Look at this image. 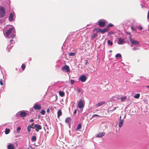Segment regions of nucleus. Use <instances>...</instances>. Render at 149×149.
Masks as SVG:
<instances>
[{"mask_svg": "<svg viewBox=\"0 0 149 149\" xmlns=\"http://www.w3.org/2000/svg\"><path fill=\"white\" fill-rule=\"evenodd\" d=\"M5 10L4 8L0 6V18H2L4 17L5 14Z\"/></svg>", "mask_w": 149, "mask_h": 149, "instance_id": "f03ea898", "label": "nucleus"}, {"mask_svg": "<svg viewBox=\"0 0 149 149\" xmlns=\"http://www.w3.org/2000/svg\"><path fill=\"white\" fill-rule=\"evenodd\" d=\"M109 30V29L107 27L105 28L102 30L101 29V33L102 34H103L105 32L108 31Z\"/></svg>", "mask_w": 149, "mask_h": 149, "instance_id": "ddd939ff", "label": "nucleus"}, {"mask_svg": "<svg viewBox=\"0 0 149 149\" xmlns=\"http://www.w3.org/2000/svg\"><path fill=\"white\" fill-rule=\"evenodd\" d=\"M97 36V35L96 33H94L93 34V38H94L95 37H96Z\"/></svg>", "mask_w": 149, "mask_h": 149, "instance_id": "58836bf2", "label": "nucleus"}, {"mask_svg": "<svg viewBox=\"0 0 149 149\" xmlns=\"http://www.w3.org/2000/svg\"><path fill=\"white\" fill-rule=\"evenodd\" d=\"M21 130V128L19 127H18L17 129V132L18 133H19V131Z\"/></svg>", "mask_w": 149, "mask_h": 149, "instance_id": "473e14b6", "label": "nucleus"}, {"mask_svg": "<svg viewBox=\"0 0 149 149\" xmlns=\"http://www.w3.org/2000/svg\"><path fill=\"white\" fill-rule=\"evenodd\" d=\"M28 60L29 61H31V58H29Z\"/></svg>", "mask_w": 149, "mask_h": 149, "instance_id": "a18cd8bd", "label": "nucleus"}, {"mask_svg": "<svg viewBox=\"0 0 149 149\" xmlns=\"http://www.w3.org/2000/svg\"><path fill=\"white\" fill-rule=\"evenodd\" d=\"M58 112H61V111L60 110H59Z\"/></svg>", "mask_w": 149, "mask_h": 149, "instance_id": "13d9d810", "label": "nucleus"}, {"mask_svg": "<svg viewBox=\"0 0 149 149\" xmlns=\"http://www.w3.org/2000/svg\"><path fill=\"white\" fill-rule=\"evenodd\" d=\"M31 128H33V127H32L31 126L29 125L27 127L28 131L29 132H30Z\"/></svg>", "mask_w": 149, "mask_h": 149, "instance_id": "a878e982", "label": "nucleus"}, {"mask_svg": "<svg viewBox=\"0 0 149 149\" xmlns=\"http://www.w3.org/2000/svg\"><path fill=\"white\" fill-rule=\"evenodd\" d=\"M114 26V25L111 24V23H109L107 26L108 27H113Z\"/></svg>", "mask_w": 149, "mask_h": 149, "instance_id": "2f4dec72", "label": "nucleus"}, {"mask_svg": "<svg viewBox=\"0 0 149 149\" xmlns=\"http://www.w3.org/2000/svg\"><path fill=\"white\" fill-rule=\"evenodd\" d=\"M112 98H113V99L114 101L116 100L117 99V98L115 96H113V97H112Z\"/></svg>", "mask_w": 149, "mask_h": 149, "instance_id": "ea45409f", "label": "nucleus"}, {"mask_svg": "<svg viewBox=\"0 0 149 149\" xmlns=\"http://www.w3.org/2000/svg\"><path fill=\"white\" fill-rule=\"evenodd\" d=\"M10 132V130L9 129L6 128L5 131V133L6 134H9Z\"/></svg>", "mask_w": 149, "mask_h": 149, "instance_id": "412c9836", "label": "nucleus"}, {"mask_svg": "<svg viewBox=\"0 0 149 149\" xmlns=\"http://www.w3.org/2000/svg\"><path fill=\"white\" fill-rule=\"evenodd\" d=\"M105 134V133L104 132H102V133H99L98 134H97V136L96 137H102V136L104 135Z\"/></svg>", "mask_w": 149, "mask_h": 149, "instance_id": "4468645a", "label": "nucleus"}, {"mask_svg": "<svg viewBox=\"0 0 149 149\" xmlns=\"http://www.w3.org/2000/svg\"><path fill=\"white\" fill-rule=\"evenodd\" d=\"M102 117V116H100L99 115L97 114H94L93 115L92 117Z\"/></svg>", "mask_w": 149, "mask_h": 149, "instance_id": "bb28decb", "label": "nucleus"}, {"mask_svg": "<svg viewBox=\"0 0 149 149\" xmlns=\"http://www.w3.org/2000/svg\"><path fill=\"white\" fill-rule=\"evenodd\" d=\"M13 41V40H10V42L11 43H12V41Z\"/></svg>", "mask_w": 149, "mask_h": 149, "instance_id": "864d4df0", "label": "nucleus"}, {"mask_svg": "<svg viewBox=\"0 0 149 149\" xmlns=\"http://www.w3.org/2000/svg\"><path fill=\"white\" fill-rule=\"evenodd\" d=\"M146 87L148 88H149V86H146Z\"/></svg>", "mask_w": 149, "mask_h": 149, "instance_id": "6e6d98bb", "label": "nucleus"}, {"mask_svg": "<svg viewBox=\"0 0 149 149\" xmlns=\"http://www.w3.org/2000/svg\"><path fill=\"white\" fill-rule=\"evenodd\" d=\"M49 111H50V110H49V108L47 109V112H49Z\"/></svg>", "mask_w": 149, "mask_h": 149, "instance_id": "8fccbe9b", "label": "nucleus"}, {"mask_svg": "<svg viewBox=\"0 0 149 149\" xmlns=\"http://www.w3.org/2000/svg\"><path fill=\"white\" fill-rule=\"evenodd\" d=\"M65 121L66 123L69 124L71 121V119L70 117H68L65 119Z\"/></svg>", "mask_w": 149, "mask_h": 149, "instance_id": "dca6fc26", "label": "nucleus"}, {"mask_svg": "<svg viewBox=\"0 0 149 149\" xmlns=\"http://www.w3.org/2000/svg\"><path fill=\"white\" fill-rule=\"evenodd\" d=\"M126 99V96H124L121 98V101L123 102L125 101Z\"/></svg>", "mask_w": 149, "mask_h": 149, "instance_id": "b1692460", "label": "nucleus"}, {"mask_svg": "<svg viewBox=\"0 0 149 149\" xmlns=\"http://www.w3.org/2000/svg\"><path fill=\"white\" fill-rule=\"evenodd\" d=\"M62 112H58V118H59V117L61 116L62 115Z\"/></svg>", "mask_w": 149, "mask_h": 149, "instance_id": "f704fd0d", "label": "nucleus"}, {"mask_svg": "<svg viewBox=\"0 0 149 149\" xmlns=\"http://www.w3.org/2000/svg\"><path fill=\"white\" fill-rule=\"evenodd\" d=\"M47 134L48 133V132L47 131Z\"/></svg>", "mask_w": 149, "mask_h": 149, "instance_id": "0e129e2a", "label": "nucleus"}, {"mask_svg": "<svg viewBox=\"0 0 149 149\" xmlns=\"http://www.w3.org/2000/svg\"><path fill=\"white\" fill-rule=\"evenodd\" d=\"M74 112H77V110L76 109L75 110Z\"/></svg>", "mask_w": 149, "mask_h": 149, "instance_id": "052dcab7", "label": "nucleus"}, {"mask_svg": "<svg viewBox=\"0 0 149 149\" xmlns=\"http://www.w3.org/2000/svg\"><path fill=\"white\" fill-rule=\"evenodd\" d=\"M74 82V81L72 79L70 80V83L71 84H73Z\"/></svg>", "mask_w": 149, "mask_h": 149, "instance_id": "c9c22d12", "label": "nucleus"}, {"mask_svg": "<svg viewBox=\"0 0 149 149\" xmlns=\"http://www.w3.org/2000/svg\"><path fill=\"white\" fill-rule=\"evenodd\" d=\"M117 43L119 45L123 44L125 43L124 40V39L121 38H119Z\"/></svg>", "mask_w": 149, "mask_h": 149, "instance_id": "0eeeda50", "label": "nucleus"}, {"mask_svg": "<svg viewBox=\"0 0 149 149\" xmlns=\"http://www.w3.org/2000/svg\"><path fill=\"white\" fill-rule=\"evenodd\" d=\"M36 138L35 136H33L31 138V141H35L36 140Z\"/></svg>", "mask_w": 149, "mask_h": 149, "instance_id": "393cba45", "label": "nucleus"}, {"mask_svg": "<svg viewBox=\"0 0 149 149\" xmlns=\"http://www.w3.org/2000/svg\"><path fill=\"white\" fill-rule=\"evenodd\" d=\"M110 52H112V51H111V50H110Z\"/></svg>", "mask_w": 149, "mask_h": 149, "instance_id": "680f3d73", "label": "nucleus"}, {"mask_svg": "<svg viewBox=\"0 0 149 149\" xmlns=\"http://www.w3.org/2000/svg\"><path fill=\"white\" fill-rule=\"evenodd\" d=\"M131 29L132 30L134 31H135L136 29L134 27H131Z\"/></svg>", "mask_w": 149, "mask_h": 149, "instance_id": "a19ab883", "label": "nucleus"}, {"mask_svg": "<svg viewBox=\"0 0 149 149\" xmlns=\"http://www.w3.org/2000/svg\"><path fill=\"white\" fill-rule=\"evenodd\" d=\"M109 34H110V35H111L112 34V33L111 32H109Z\"/></svg>", "mask_w": 149, "mask_h": 149, "instance_id": "09e8293b", "label": "nucleus"}, {"mask_svg": "<svg viewBox=\"0 0 149 149\" xmlns=\"http://www.w3.org/2000/svg\"><path fill=\"white\" fill-rule=\"evenodd\" d=\"M21 68H22V70H24V69L25 68V65L24 64H22V65Z\"/></svg>", "mask_w": 149, "mask_h": 149, "instance_id": "7c9ffc66", "label": "nucleus"}, {"mask_svg": "<svg viewBox=\"0 0 149 149\" xmlns=\"http://www.w3.org/2000/svg\"><path fill=\"white\" fill-rule=\"evenodd\" d=\"M139 49V48L137 47H135L132 49L133 50H138Z\"/></svg>", "mask_w": 149, "mask_h": 149, "instance_id": "72a5a7b5", "label": "nucleus"}, {"mask_svg": "<svg viewBox=\"0 0 149 149\" xmlns=\"http://www.w3.org/2000/svg\"><path fill=\"white\" fill-rule=\"evenodd\" d=\"M62 71L65 72H70V70L69 67L67 65H65L63 66L61 68Z\"/></svg>", "mask_w": 149, "mask_h": 149, "instance_id": "7ed1b4c3", "label": "nucleus"}, {"mask_svg": "<svg viewBox=\"0 0 149 149\" xmlns=\"http://www.w3.org/2000/svg\"><path fill=\"white\" fill-rule=\"evenodd\" d=\"M74 113L75 114V113H76V112H74Z\"/></svg>", "mask_w": 149, "mask_h": 149, "instance_id": "e2e57ef3", "label": "nucleus"}, {"mask_svg": "<svg viewBox=\"0 0 149 149\" xmlns=\"http://www.w3.org/2000/svg\"><path fill=\"white\" fill-rule=\"evenodd\" d=\"M121 55L120 54L118 53L116 54L115 57L116 58H118V57H120V58H121Z\"/></svg>", "mask_w": 149, "mask_h": 149, "instance_id": "aec40b11", "label": "nucleus"}, {"mask_svg": "<svg viewBox=\"0 0 149 149\" xmlns=\"http://www.w3.org/2000/svg\"><path fill=\"white\" fill-rule=\"evenodd\" d=\"M33 107L35 110H39L41 108L40 105L38 104H36Z\"/></svg>", "mask_w": 149, "mask_h": 149, "instance_id": "9d476101", "label": "nucleus"}, {"mask_svg": "<svg viewBox=\"0 0 149 149\" xmlns=\"http://www.w3.org/2000/svg\"><path fill=\"white\" fill-rule=\"evenodd\" d=\"M40 118V116H38V119H39Z\"/></svg>", "mask_w": 149, "mask_h": 149, "instance_id": "5fc2aeb1", "label": "nucleus"}, {"mask_svg": "<svg viewBox=\"0 0 149 149\" xmlns=\"http://www.w3.org/2000/svg\"><path fill=\"white\" fill-rule=\"evenodd\" d=\"M121 115L120 116V120L119 122V126L120 127H122L123 124L124 120L123 119H121Z\"/></svg>", "mask_w": 149, "mask_h": 149, "instance_id": "1a4fd4ad", "label": "nucleus"}, {"mask_svg": "<svg viewBox=\"0 0 149 149\" xmlns=\"http://www.w3.org/2000/svg\"><path fill=\"white\" fill-rule=\"evenodd\" d=\"M45 112H41V113L43 115L45 114Z\"/></svg>", "mask_w": 149, "mask_h": 149, "instance_id": "de8ad7c7", "label": "nucleus"}, {"mask_svg": "<svg viewBox=\"0 0 149 149\" xmlns=\"http://www.w3.org/2000/svg\"><path fill=\"white\" fill-rule=\"evenodd\" d=\"M33 125H34V123H33L32 124V125H31V126H33Z\"/></svg>", "mask_w": 149, "mask_h": 149, "instance_id": "bf43d9fd", "label": "nucleus"}, {"mask_svg": "<svg viewBox=\"0 0 149 149\" xmlns=\"http://www.w3.org/2000/svg\"><path fill=\"white\" fill-rule=\"evenodd\" d=\"M40 112H45L44 110H42Z\"/></svg>", "mask_w": 149, "mask_h": 149, "instance_id": "603ef678", "label": "nucleus"}, {"mask_svg": "<svg viewBox=\"0 0 149 149\" xmlns=\"http://www.w3.org/2000/svg\"><path fill=\"white\" fill-rule=\"evenodd\" d=\"M99 25L101 27H103L104 26L105 24V22L104 21H101L99 22Z\"/></svg>", "mask_w": 149, "mask_h": 149, "instance_id": "f8f14e48", "label": "nucleus"}, {"mask_svg": "<svg viewBox=\"0 0 149 149\" xmlns=\"http://www.w3.org/2000/svg\"><path fill=\"white\" fill-rule=\"evenodd\" d=\"M34 127L35 128H36V130L37 131H38V130H37V129L38 130H40L41 129V126L38 124L35 125L34 126Z\"/></svg>", "mask_w": 149, "mask_h": 149, "instance_id": "2eb2a0df", "label": "nucleus"}, {"mask_svg": "<svg viewBox=\"0 0 149 149\" xmlns=\"http://www.w3.org/2000/svg\"><path fill=\"white\" fill-rule=\"evenodd\" d=\"M29 149H30V148L31 149H32V147H31V146H29Z\"/></svg>", "mask_w": 149, "mask_h": 149, "instance_id": "37998d69", "label": "nucleus"}, {"mask_svg": "<svg viewBox=\"0 0 149 149\" xmlns=\"http://www.w3.org/2000/svg\"><path fill=\"white\" fill-rule=\"evenodd\" d=\"M2 81H3L2 79H1L0 80V84L1 85H2L3 84V83L2 82Z\"/></svg>", "mask_w": 149, "mask_h": 149, "instance_id": "4c0bfd02", "label": "nucleus"}, {"mask_svg": "<svg viewBox=\"0 0 149 149\" xmlns=\"http://www.w3.org/2000/svg\"><path fill=\"white\" fill-rule=\"evenodd\" d=\"M29 121L30 122H33L34 121V120L33 119H31Z\"/></svg>", "mask_w": 149, "mask_h": 149, "instance_id": "c03bdc74", "label": "nucleus"}, {"mask_svg": "<svg viewBox=\"0 0 149 149\" xmlns=\"http://www.w3.org/2000/svg\"><path fill=\"white\" fill-rule=\"evenodd\" d=\"M15 17V14L14 13H11L9 17V20L10 22H12L13 21Z\"/></svg>", "mask_w": 149, "mask_h": 149, "instance_id": "423d86ee", "label": "nucleus"}, {"mask_svg": "<svg viewBox=\"0 0 149 149\" xmlns=\"http://www.w3.org/2000/svg\"><path fill=\"white\" fill-rule=\"evenodd\" d=\"M20 116L22 117L25 116L26 115V112H20Z\"/></svg>", "mask_w": 149, "mask_h": 149, "instance_id": "a211bd4d", "label": "nucleus"}, {"mask_svg": "<svg viewBox=\"0 0 149 149\" xmlns=\"http://www.w3.org/2000/svg\"><path fill=\"white\" fill-rule=\"evenodd\" d=\"M79 79L82 82H85L86 79V76L84 75L81 76L80 77Z\"/></svg>", "mask_w": 149, "mask_h": 149, "instance_id": "6e6552de", "label": "nucleus"}, {"mask_svg": "<svg viewBox=\"0 0 149 149\" xmlns=\"http://www.w3.org/2000/svg\"><path fill=\"white\" fill-rule=\"evenodd\" d=\"M81 124H79L78 126L77 127V130L80 129L81 128Z\"/></svg>", "mask_w": 149, "mask_h": 149, "instance_id": "c756f323", "label": "nucleus"}, {"mask_svg": "<svg viewBox=\"0 0 149 149\" xmlns=\"http://www.w3.org/2000/svg\"><path fill=\"white\" fill-rule=\"evenodd\" d=\"M107 42L108 45H110L111 46H112L113 45L112 42L110 40H108Z\"/></svg>", "mask_w": 149, "mask_h": 149, "instance_id": "5701e85b", "label": "nucleus"}, {"mask_svg": "<svg viewBox=\"0 0 149 149\" xmlns=\"http://www.w3.org/2000/svg\"><path fill=\"white\" fill-rule=\"evenodd\" d=\"M95 29L97 31V32H101V29L98 28H96Z\"/></svg>", "mask_w": 149, "mask_h": 149, "instance_id": "c85d7f7f", "label": "nucleus"}, {"mask_svg": "<svg viewBox=\"0 0 149 149\" xmlns=\"http://www.w3.org/2000/svg\"><path fill=\"white\" fill-rule=\"evenodd\" d=\"M130 42L132 45H138L139 44V42L137 40H134L132 38L130 39Z\"/></svg>", "mask_w": 149, "mask_h": 149, "instance_id": "39448f33", "label": "nucleus"}, {"mask_svg": "<svg viewBox=\"0 0 149 149\" xmlns=\"http://www.w3.org/2000/svg\"><path fill=\"white\" fill-rule=\"evenodd\" d=\"M138 29L139 30H141L143 29L142 26H138Z\"/></svg>", "mask_w": 149, "mask_h": 149, "instance_id": "e433bc0d", "label": "nucleus"}, {"mask_svg": "<svg viewBox=\"0 0 149 149\" xmlns=\"http://www.w3.org/2000/svg\"><path fill=\"white\" fill-rule=\"evenodd\" d=\"M141 6H142V8H143V5H142V4H141Z\"/></svg>", "mask_w": 149, "mask_h": 149, "instance_id": "4d7b16f0", "label": "nucleus"}, {"mask_svg": "<svg viewBox=\"0 0 149 149\" xmlns=\"http://www.w3.org/2000/svg\"><path fill=\"white\" fill-rule=\"evenodd\" d=\"M19 112H27V111H19Z\"/></svg>", "mask_w": 149, "mask_h": 149, "instance_id": "3c124183", "label": "nucleus"}, {"mask_svg": "<svg viewBox=\"0 0 149 149\" xmlns=\"http://www.w3.org/2000/svg\"><path fill=\"white\" fill-rule=\"evenodd\" d=\"M85 62H86L85 64L86 65L88 61H87V60H86L85 61Z\"/></svg>", "mask_w": 149, "mask_h": 149, "instance_id": "49530a36", "label": "nucleus"}, {"mask_svg": "<svg viewBox=\"0 0 149 149\" xmlns=\"http://www.w3.org/2000/svg\"><path fill=\"white\" fill-rule=\"evenodd\" d=\"M75 53L74 52H70V53L69 56H74L75 55Z\"/></svg>", "mask_w": 149, "mask_h": 149, "instance_id": "cd10ccee", "label": "nucleus"}, {"mask_svg": "<svg viewBox=\"0 0 149 149\" xmlns=\"http://www.w3.org/2000/svg\"><path fill=\"white\" fill-rule=\"evenodd\" d=\"M59 94L62 97L64 96L65 95L64 93L62 91H59Z\"/></svg>", "mask_w": 149, "mask_h": 149, "instance_id": "6ab92c4d", "label": "nucleus"}, {"mask_svg": "<svg viewBox=\"0 0 149 149\" xmlns=\"http://www.w3.org/2000/svg\"><path fill=\"white\" fill-rule=\"evenodd\" d=\"M5 36L8 38H13L16 36L15 30L13 31V28H11L6 31Z\"/></svg>", "mask_w": 149, "mask_h": 149, "instance_id": "f257e3e1", "label": "nucleus"}, {"mask_svg": "<svg viewBox=\"0 0 149 149\" xmlns=\"http://www.w3.org/2000/svg\"><path fill=\"white\" fill-rule=\"evenodd\" d=\"M84 106V102L81 100H79L78 103V107L79 108L81 109L83 108Z\"/></svg>", "mask_w": 149, "mask_h": 149, "instance_id": "20e7f679", "label": "nucleus"}, {"mask_svg": "<svg viewBox=\"0 0 149 149\" xmlns=\"http://www.w3.org/2000/svg\"><path fill=\"white\" fill-rule=\"evenodd\" d=\"M105 103V102L104 101H101L100 102L98 103H97L96 105V107H98L103 104H104Z\"/></svg>", "mask_w": 149, "mask_h": 149, "instance_id": "9b49d317", "label": "nucleus"}, {"mask_svg": "<svg viewBox=\"0 0 149 149\" xmlns=\"http://www.w3.org/2000/svg\"><path fill=\"white\" fill-rule=\"evenodd\" d=\"M147 16H148V18L149 19V10L148 11Z\"/></svg>", "mask_w": 149, "mask_h": 149, "instance_id": "79ce46f5", "label": "nucleus"}, {"mask_svg": "<svg viewBox=\"0 0 149 149\" xmlns=\"http://www.w3.org/2000/svg\"><path fill=\"white\" fill-rule=\"evenodd\" d=\"M14 146L12 144H10L8 146V149H14Z\"/></svg>", "mask_w": 149, "mask_h": 149, "instance_id": "f3484780", "label": "nucleus"}, {"mask_svg": "<svg viewBox=\"0 0 149 149\" xmlns=\"http://www.w3.org/2000/svg\"><path fill=\"white\" fill-rule=\"evenodd\" d=\"M140 96V94L139 93H137L134 95V97L135 98L138 99L139 98Z\"/></svg>", "mask_w": 149, "mask_h": 149, "instance_id": "4be33fe9", "label": "nucleus"}, {"mask_svg": "<svg viewBox=\"0 0 149 149\" xmlns=\"http://www.w3.org/2000/svg\"><path fill=\"white\" fill-rule=\"evenodd\" d=\"M125 115L124 116V118H125Z\"/></svg>", "mask_w": 149, "mask_h": 149, "instance_id": "69168bd1", "label": "nucleus"}]
</instances>
